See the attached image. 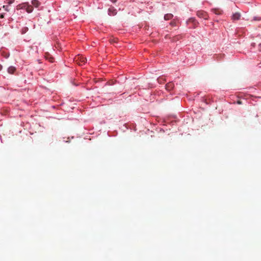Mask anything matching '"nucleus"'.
Masks as SVG:
<instances>
[{
    "instance_id": "obj_6",
    "label": "nucleus",
    "mask_w": 261,
    "mask_h": 261,
    "mask_svg": "<svg viewBox=\"0 0 261 261\" xmlns=\"http://www.w3.org/2000/svg\"><path fill=\"white\" fill-rule=\"evenodd\" d=\"M173 17V14L171 13L166 14L164 16V19L166 20H168L171 19Z\"/></svg>"
},
{
    "instance_id": "obj_9",
    "label": "nucleus",
    "mask_w": 261,
    "mask_h": 261,
    "mask_svg": "<svg viewBox=\"0 0 261 261\" xmlns=\"http://www.w3.org/2000/svg\"><path fill=\"white\" fill-rule=\"evenodd\" d=\"M32 5L35 7H38L40 5V3L37 0H33L32 1Z\"/></svg>"
},
{
    "instance_id": "obj_14",
    "label": "nucleus",
    "mask_w": 261,
    "mask_h": 261,
    "mask_svg": "<svg viewBox=\"0 0 261 261\" xmlns=\"http://www.w3.org/2000/svg\"><path fill=\"white\" fill-rule=\"evenodd\" d=\"M258 49L259 51H261V43L258 44Z\"/></svg>"
},
{
    "instance_id": "obj_21",
    "label": "nucleus",
    "mask_w": 261,
    "mask_h": 261,
    "mask_svg": "<svg viewBox=\"0 0 261 261\" xmlns=\"http://www.w3.org/2000/svg\"><path fill=\"white\" fill-rule=\"evenodd\" d=\"M238 103H239V104L241 103V101H239L238 102Z\"/></svg>"
},
{
    "instance_id": "obj_4",
    "label": "nucleus",
    "mask_w": 261,
    "mask_h": 261,
    "mask_svg": "<svg viewBox=\"0 0 261 261\" xmlns=\"http://www.w3.org/2000/svg\"><path fill=\"white\" fill-rule=\"evenodd\" d=\"M174 87V85L172 82H169L166 85V89L168 91L171 90Z\"/></svg>"
},
{
    "instance_id": "obj_10",
    "label": "nucleus",
    "mask_w": 261,
    "mask_h": 261,
    "mask_svg": "<svg viewBox=\"0 0 261 261\" xmlns=\"http://www.w3.org/2000/svg\"><path fill=\"white\" fill-rule=\"evenodd\" d=\"M26 6H27V4L24 3V4H20L17 6V9L19 10L21 9L25 8L26 7Z\"/></svg>"
},
{
    "instance_id": "obj_7",
    "label": "nucleus",
    "mask_w": 261,
    "mask_h": 261,
    "mask_svg": "<svg viewBox=\"0 0 261 261\" xmlns=\"http://www.w3.org/2000/svg\"><path fill=\"white\" fill-rule=\"evenodd\" d=\"M240 17L241 15L240 13H236L232 15V18L233 20H238L240 19Z\"/></svg>"
},
{
    "instance_id": "obj_18",
    "label": "nucleus",
    "mask_w": 261,
    "mask_h": 261,
    "mask_svg": "<svg viewBox=\"0 0 261 261\" xmlns=\"http://www.w3.org/2000/svg\"><path fill=\"white\" fill-rule=\"evenodd\" d=\"M254 19L255 20H261V18H259V19H257V17H254Z\"/></svg>"
},
{
    "instance_id": "obj_12",
    "label": "nucleus",
    "mask_w": 261,
    "mask_h": 261,
    "mask_svg": "<svg viewBox=\"0 0 261 261\" xmlns=\"http://www.w3.org/2000/svg\"><path fill=\"white\" fill-rule=\"evenodd\" d=\"M158 81L159 83L162 84V83H164V82L165 81V79L162 77H159L158 79Z\"/></svg>"
},
{
    "instance_id": "obj_3",
    "label": "nucleus",
    "mask_w": 261,
    "mask_h": 261,
    "mask_svg": "<svg viewBox=\"0 0 261 261\" xmlns=\"http://www.w3.org/2000/svg\"><path fill=\"white\" fill-rule=\"evenodd\" d=\"M108 13L110 16H114L117 14V10L114 7H110L108 10Z\"/></svg>"
},
{
    "instance_id": "obj_2",
    "label": "nucleus",
    "mask_w": 261,
    "mask_h": 261,
    "mask_svg": "<svg viewBox=\"0 0 261 261\" xmlns=\"http://www.w3.org/2000/svg\"><path fill=\"white\" fill-rule=\"evenodd\" d=\"M197 15L199 18H202L204 19H207L208 16L206 13V12L203 11H198L197 12Z\"/></svg>"
},
{
    "instance_id": "obj_17",
    "label": "nucleus",
    "mask_w": 261,
    "mask_h": 261,
    "mask_svg": "<svg viewBox=\"0 0 261 261\" xmlns=\"http://www.w3.org/2000/svg\"><path fill=\"white\" fill-rule=\"evenodd\" d=\"M4 14H0V18H4Z\"/></svg>"
},
{
    "instance_id": "obj_5",
    "label": "nucleus",
    "mask_w": 261,
    "mask_h": 261,
    "mask_svg": "<svg viewBox=\"0 0 261 261\" xmlns=\"http://www.w3.org/2000/svg\"><path fill=\"white\" fill-rule=\"evenodd\" d=\"M16 71V68L14 66H10L8 68V72L10 74H13Z\"/></svg>"
},
{
    "instance_id": "obj_8",
    "label": "nucleus",
    "mask_w": 261,
    "mask_h": 261,
    "mask_svg": "<svg viewBox=\"0 0 261 261\" xmlns=\"http://www.w3.org/2000/svg\"><path fill=\"white\" fill-rule=\"evenodd\" d=\"M212 11L217 15H221L222 13V11L219 9H213Z\"/></svg>"
},
{
    "instance_id": "obj_11",
    "label": "nucleus",
    "mask_w": 261,
    "mask_h": 261,
    "mask_svg": "<svg viewBox=\"0 0 261 261\" xmlns=\"http://www.w3.org/2000/svg\"><path fill=\"white\" fill-rule=\"evenodd\" d=\"M27 8H26V10H27V11L28 12V13H31L33 11V8L32 6H28L27 5Z\"/></svg>"
},
{
    "instance_id": "obj_16",
    "label": "nucleus",
    "mask_w": 261,
    "mask_h": 261,
    "mask_svg": "<svg viewBox=\"0 0 261 261\" xmlns=\"http://www.w3.org/2000/svg\"><path fill=\"white\" fill-rule=\"evenodd\" d=\"M8 6H3V8H5V10H6V11H8V9H7V8H8Z\"/></svg>"
},
{
    "instance_id": "obj_19",
    "label": "nucleus",
    "mask_w": 261,
    "mask_h": 261,
    "mask_svg": "<svg viewBox=\"0 0 261 261\" xmlns=\"http://www.w3.org/2000/svg\"><path fill=\"white\" fill-rule=\"evenodd\" d=\"M112 2L115 3L116 2V0H111Z\"/></svg>"
},
{
    "instance_id": "obj_15",
    "label": "nucleus",
    "mask_w": 261,
    "mask_h": 261,
    "mask_svg": "<svg viewBox=\"0 0 261 261\" xmlns=\"http://www.w3.org/2000/svg\"><path fill=\"white\" fill-rule=\"evenodd\" d=\"M49 61L50 62H54V58H52V57H50L49 59Z\"/></svg>"
},
{
    "instance_id": "obj_13",
    "label": "nucleus",
    "mask_w": 261,
    "mask_h": 261,
    "mask_svg": "<svg viewBox=\"0 0 261 261\" xmlns=\"http://www.w3.org/2000/svg\"><path fill=\"white\" fill-rule=\"evenodd\" d=\"M170 24L172 26H175L176 25V21H175V20H173V21L170 22Z\"/></svg>"
},
{
    "instance_id": "obj_20",
    "label": "nucleus",
    "mask_w": 261,
    "mask_h": 261,
    "mask_svg": "<svg viewBox=\"0 0 261 261\" xmlns=\"http://www.w3.org/2000/svg\"><path fill=\"white\" fill-rule=\"evenodd\" d=\"M2 69V66L0 64V70Z\"/></svg>"
},
{
    "instance_id": "obj_1",
    "label": "nucleus",
    "mask_w": 261,
    "mask_h": 261,
    "mask_svg": "<svg viewBox=\"0 0 261 261\" xmlns=\"http://www.w3.org/2000/svg\"><path fill=\"white\" fill-rule=\"evenodd\" d=\"M74 61L79 65L82 66L85 64L87 59L83 56L78 55L74 58Z\"/></svg>"
}]
</instances>
